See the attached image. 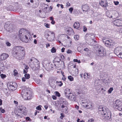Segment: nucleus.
I'll return each instance as SVG.
<instances>
[{
  "instance_id": "1",
  "label": "nucleus",
  "mask_w": 122,
  "mask_h": 122,
  "mask_svg": "<svg viewBox=\"0 0 122 122\" xmlns=\"http://www.w3.org/2000/svg\"><path fill=\"white\" fill-rule=\"evenodd\" d=\"M14 56L17 59L21 60L24 58L25 54V48L20 46H15L12 50Z\"/></svg>"
},
{
  "instance_id": "2",
  "label": "nucleus",
  "mask_w": 122,
  "mask_h": 122,
  "mask_svg": "<svg viewBox=\"0 0 122 122\" xmlns=\"http://www.w3.org/2000/svg\"><path fill=\"white\" fill-rule=\"evenodd\" d=\"M20 38L23 42L27 43L30 38V33L23 29H20L19 31Z\"/></svg>"
},
{
  "instance_id": "3",
  "label": "nucleus",
  "mask_w": 122,
  "mask_h": 122,
  "mask_svg": "<svg viewBox=\"0 0 122 122\" xmlns=\"http://www.w3.org/2000/svg\"><path fill=\"white\" fill-rule=\"evenodd\" d=\"M29 89L26 88L23 90L22 92V95L23 97L26 100H29L31 98V92L29 90Z\"/></svg>"
},
{
  "instance_id": "4",
  "label": "nucleus",
  "mask_w": 122,
  "mask_h": 122,
  "mask_svg": "<svg viewBox=\"0 0 122 122\" xmlns=\"http://www.w3.org/2000/svg\"><path fill=\"white\" fill-rule=\"evenodd\" d=\"M112 106L114 108L117 109L120 111L122 110V102L119 100L114 102Z\"/></svg>"
},
{
  "instance_id": "5",
  "label": "nucleus",
  "mask_w": 122,
  "mask_h": 122,
  "mask_svg": "<svg viewBox=\"0 0 122 122\" xmlns=\"http://www.w3.org/2000/svg\"><path fill=\"white\" fill-rule=\"evenodd\" d=\"M104 48L102 46H99L97 50V56L100 57H102L106 56L105 53L104 52Z\"/></svg>"
},
{
  "instance_id": "6",
  "label": "nucleus",
  "mask_w": 122,
  "mask_h": 122,
  "mask_svg": "<svg viewBox=\"0 0 122 122\" xmlns=\"http://www.w3.org/2000/svg\"><path fill=\"white\" fill-rule=\"evenodd\" d=\"M107 111L104 107H103L102 106H100L98 109V112L99 114L100 115H103L107 113Z\"/></svg>"
},
{
  "instance_id": "7",
  "label": "nucleus",
  "mask_w": 122,
  "mask_h": 122,
  "mask_svg": "<svg viewBox=\"0 0 122 122\" xmlns=\"http://www.w3.org/2000/svg\"><path fill=\"white\" fill-rule=\"evenodd\" d=\"M113 23L116 26H119L122 25V19H117L113 21Z\"/></svg>"
},
{
  "instance_id": "8",
  "label": "nucleus",
  "mask_w": 122,
  "mask_h": 122,
  "mask_svg": "<svg viewBox=\"0 0 122 122\" xmlns=\"http://www.w3.org/2000/svg\"><path fill=\"white\" fill-rule=\"evenodd\" d=\"M33 61V63L32 64V65L35 66L37 67H39L40 66L39 62L37 59L34 58H33V59H31L30 60V63H29L30 65H31V62L32 61Z\"/></svg>"
},
{
  "instance_id": "9",
  "label": "nucleus",
  "mask_w": 122,
  "mask_h": 122,
  "mask_svg": "<svg viewBox=\"0 0 122 122\" xmlns=\"http://www.w3.org/2000/svg\"><path fill=\"white\" fill-rule=\"evenodd\" d=\"M47 36H48V40L50 41H52L54 39V34L53 32L49 31L48 33Z\"/></svg>"
},
{
  "instance_id": "10",
  "label": "nucleus",
  "mask_w": 122,
  "mask_h": 122,
  "mask_svg": "<svg viewBox=\"0 0 122 122\" xmlns=\"http://www.w3.org/2000/svg\"><path fill=\"white\" fill-rule=\"evenodd\" d=\"M111 117V113L109 111H107V113L105 114H104L102 116L103 119H110Z\"/></svg>"
},
{
  "instance_id": "11",
  "label": "nucleus",
  "mask_w": 122,
  "mask_h": 122,
  "mask_svg": "<svg viewBox=\"0 0 122 122\" xmlns=\"http://www.w3.org/2000/svg\"><path fill=\"white\" fill-rule=\"evenodd\" d=\"M82 103L84 104L83 105V106L85 108H87V109L91 108L92 107V104L90 102L88 103L82 102Z\"/></svg>"
},
{
  "instance_id": "12",
  "label": "nucleus",
  "mask_w": 122,
  "mask_h": 122,
  "mask_svg": "<svg viewBox=\"0 0 122 122\" xmlns=\"http://www.w3.org/2000/svg\"><path fill=\"white\" fill-rule=\"evenodd\" d=\"M9 56L8 54L5 53L2 54L0 57V60L3 61L5 60Z\"/></svg>"
},
{
  "instance_id": "13",
  "label": "nucleus",
  "mask_w": 122,
  "mask_h": 122,
  "mask_svg": "<svg viewBox=\"0 0 122 122\" xmlns=\"http://www.w3.org/2000/svg\"><path fill=\"white\" fill-rule=\"evenodd\" d=\"M99 4L102 6L106 7L107 6L108 3L107 0H101Z\"/></svg>"
},
{
  "instance_id": "14",
  "label": "nucleus",
  "mask_w": 122,
  "mask_h": 122,
  "mask_svg": "<svg viewBox=\"0 0 122 122\" xmlns=\"http://www.w3.org/2000/svg\"><path fill=\"white\" fill-rule=\"evenodd\" d=\"M4 27L7 30H11L13 29L12 24H5L4 25Z\"/></svg>"
},
{
  "instance_id": "15",
  "label": "nucleus",
  "mask_w": 122,
  "mask_h": 122,
  "mask_svg": "<svg viewBox=\"0 0 122 122\" xmlns=\"http://www.w3.org/2000/svg\"><path fill=\"white\" fill-rule=\"evenodd\" d=\"M25 77H23L22 78V81L25 82V79H28L30 77V75L28 74H25L24 75Z\"/></svg>"
},
{
  "instance_id": "16",
  "label": "nucleus",
  "mask_w": 122,
  "mask_h": 122,
  "mask_svg": "<svg viewBox=\"0 0 122 122\" xmlns=\"http://www.w3.org/2000/svg\"><path fill=\"white\" fill-rule=\"evenodd\" d=\"M112 15L113 16V17H118V12L116 10H112Z\"/></svg>"
},
{
  "instance_id": "17",
  "label": "nucleus",
  "mask_w": 122,
  "mask_h": 122,
  "mask_svg": "<svg viewBox=\"0 0 122 122\" xmlns=\"http://www.w3.org/2000/svg\"><path fill=\"white\" fill-rule=\"evenodd\" d=\"M73 26L75 28L78 29L80 26V24L78 22H76L75 23Z\"/></svg>"
},
{
  "instance_id": "18",
  "label": "nucleus",
  "mask_w": 122,
  "mask_h": 122,
  "mask_svg": "<svg viewBox=\"0 0 122 122\" xmlns=\"http://www.w3.org/2000/svg\"><path fill=\"white\" fill-rule=\"evenodd\" d=\"M68 96V98H69L72 101H74L76 99L75 97L71 93V94H70Z\"/></svg>"
},
{
  "instance_id": "19",
  "label": "nucleus",
  "mask_w": 122,
  "mask_h": 122,
  "mask_svg": "<svg viewBox=\"0 0 122 122\" xmlns=\"http://www.w3.org/2000/svg\"><path fill=\"white\" fill-rule=\"evenodd\" d=\"M8 88L11 90L14 91L16 89L15 87L13 85L12 83V84H8Z\"/></svg>"
},
{
  "instance_id": "20",
  "label": "nucleus",
  "mask_w": 122,
  "mask_h": 122,
  "mask_svg": "<svg viewBox=\"0 0 122 122\" xmlns=\"http://www.w3.org/2000/svg\"><path fill=\"white\" fill-rule=\"evenodd\" d=\"M89 9V7L86 5H84L82 6V10L83 11L86 12Z\"/></svg>"
},
{
  "instance_id": "21",
  "label": "nucleus",
  "mask_w": 122,
  "mask_h": 122,
  "mask_svg": "<svg viewBox=\"0 0 122 122\" xmlns=\"http://www.w3.org/2000/svg\"><path fill=\"white\" fill-rule=\"evenodd\" d=\"M70 89L68 88H66L65 90V93L66 95L68 96L67 94H71V93H70Z\"/></svg>"
},
{
  "instance_id": "22",
  "label": "nucleus",
  "mask_w": 122,
  "mask_h": 122,
  "mask_svg": "<svg viewBox=\"0 0 122 122\" xmlns=\"http://www.w3.org/2000/svg\"><path fill=\"white\" fill-rule=\"evenodd\" d=\"M66 31L67 32H68L69 34H71V33L73 32V31L72 29L70 27H68V28L66 30Z\"/></svg>"
},
{
  "instance_id": "23",
  "label": "nucleus",
  "mask_w": 122,
  "mask_h": 122,
  "mask_svg": "<svg viewBox=\"0 0 122 122\" xmlns=\"http://www.w3.org/2000/svg\"><path fill=\"white\" fill-rule=\"evenodd\" d=\"M29 64L33 70L34 71L36 70L39 68V67H36L35 66H34L32 65V64H31V65H30V64L29 63Z\"/></svg>"
},
{
  "instance_id": "24",
  "label": "nucleus",
  "mask_w": 122,
  "mask_h": 122,
  "mask_svg": "<svg viewBox=\"0 0 122 122\" xmlns=\"http://www.w3.org/2000/svg\"><path fill=\"white\" fill-rule=\"evenodd\" d=\"M117 51H118V50L117 49H116L115 50V51H116V54L117 55L118 57L121 58H122V57H121V55H122V53L120 52L118 54V53L117 52Z\"/></svg>"
},
{
  "instance_id": "25",
  "label": "nucleus",
  "mask_w": 122,
  "mask_h": 122,
  "mask_svg": "<svg viewBox=\"0 0 122 122\" xmlns=\"http://www.w3.org/2000/svg\"><path fill=\"white\" fill-rule=\"evenodd\" d=\"M112 11L111 10L109 12V14L107 16L109 18H112L113 17V16L112 15Z\"/></svg>"
},
{
  "instance_id": "26",
  "label": "nucleus",
  "mask_w": 122,
  "mask_h": 122,
  "mask_svg": "<svg viewBox=\"0 0 122 122\" xmlns=\"http://www.w3.org/2000/svg\"><path fill=\"white\" fill-rule=\"evenodd\" d=\"M105 44L107 46H110L111 45V43L108 40L106 41L105 43Z\"/></svg>"
},
{
  "instance_id": "27",
  "label": "nucleus",
  "mask_w": 122,
  "mask_h": 122,
  "mask_svg": "<svg viewBox=\"0 0 122 122\" xmlns=\"http://www.w3.org/2000/svg\"><path fill=\"white\" fill-rule=\"evenodd\" d=\"M5 44L6 45L8 46H10L11 45V44L7 40H6L5 41Z\"/></svg>"
},
{
  "instance_id": "28",
  "label": "nucleus",
  "mask_w": 122,
  "mask_h": 122,
  "mask_svg": "<svg viewBox=\"0 0 122 122\" xmlns=\"http://www.w3.org/2000/svg\"><path fill=\"white\" fill-rule=\"evenodd\" d=\"M84 78L86 79H88V74L86 73H85L83 75Z\"/></svg>"
},
{
  "instance_id": "29",
  "label": "nucleus",
  "mask_w": 122,
  "mask_h": 122,
  "mask_svg": "<svg viewBox=\"0 0 122 122\" xmlns=\"http://www.w3.org/2000/svg\"><path fill=\"white\" fill-rule=\"evenodd\" d=\"M68 78L71 81H72L73 80V76H68Z\"/></svg>"
},
{
  "instance_id": "30",
  "label": "nucleus",
  "mask_w": 122,
  "mask_h": 122,
  "mask_svg": "<svg viewBox=\"0 0 122 122\" xmlns=\"http://www.w3.org/2000/svg\"><path fill=\"white\" fill-rule=\"evenodd\" d=\"M61 64V66L62 67H64L65 66L64 62L63 61H61L60 63Z\"/></svg>"
},
{
  "instance_id": "31",
  "label": "nucleus",
  "mask_w": 122,
  "mask_h": 122,
  "mask_svg": "<svg viewBox=\"0 0 122 122\" xmlns=\"http://www.w3.org/2000/svg\"><path fill=\"white\" fill-rule=\"evenodd\" d=\"M56 51L55 48L54 47H53L51 50V52L52 53H54L56 52Z\"/></svg>"
},
{
  "instance_id": "32",
  "label": "nucleus",
  "mask_w": 122,
  "mask_h": 122,
  "mask_svg": "<svg viewBox=\"0 0 122 122\" xmlns=\"http://www.w3.org/2000/svg\"><path fill=\"white\" fill-rule=\"evenodd\" d=\"M55 61L56 62L59 63L60 62V59L59 58H56L55 59Z\"/></svg>"
},
{
  "instance_id": "33",
  "label": "nucleus",
  "mask_w": 122,
  "mask_h": 122,
  "mask_svg": "<svg viewBox=\"0 0 122 122\" xmlns=\"http://www.w3.org/2000/svg\"><path fill=\"white\" fill-rule=\"evenodd\" d=\"M55 93L56 94V95L57 96L60 97V95L59 93L57 92H55Z\"/></svg>"
},
{
  "instance_id": "34",
  "label": "nucleus",
  "mask_w": 122,
  "mask_h": 122,
  "mask_svg": "<svg viewBox=\"0 0 122 122\" xmlns=\"http://www.w3.org/2000/svg\"><path fill=\"white\" fill-rule=\"evenodd\" d=\"M41 105H39L36 108V109L39 110V111H41Z\"/></svg>"
},
{
  "instance_id": "35",
  "label": "nucleus",
  "mask_w": 122,
  "mask_h": 122,
  "mask_svg": "<svg viewBox=\"0 0 122 122\" xmlns=\"http://www.w3.org/2000/svg\"><path fill=\"white\" fill-rule=\"evenodd\" d=\"M74 37L76 40H77L79 39V36L78 35H75L74 36Z\"/></svg>"
},
{
  "instance_id": "36",
  "label": "nucleus",
  "mask_w": 122,
  "mask_h": 122,
  "mask_svg": "<svg viewBox=\"0 0 122 122\" xmlns=\"http://www.w3.org/2000/svg\"><path fill=\"white\" fill-rule=\"evenodd\" d=\"M0 76L2 78H4L6 77V75H4L3 74H0Z\"/></svg>"
},
{
  "instance_id": "37",
  "label": "nucleus",
  "mask_w": 122,
  "mask_h": 122,
  "mask_svg": "<svg viewBox=\"0 0 122 122\" xmlns=\"http://www.w3.org/2000/svg\"><path fill=\"white\" fill-rule=\"evenodd\" d=\"M45 26L47 28H49L50 27V25L47 23H45L44 24Z\"/></svg>"
},
{
  "instance_id": "38",
  "label": "nucleus",
  "mask_w": 122,
  "mask_h": 122,
  "mask_svg": "<svg viewBox=\"0 0 122 122\" xmlns=\"http://www.w3.org/2000/svg\"><path fill=\"white\" fill-rule=\"evenodd\" d=\"M25 119L27 121H29L30 122L31 121V120L29 117H25Z\"/></svg>"
},
{
  "instance_id": "39",
  "label": "nucleus",
  "mask_w": 122,
  "mask_h": 122,
  "mask_svg": "<svg viewBox=\"0 0 122 122\" xmlns=\"http://www.w3.org/2000/svg\"><path fill=\"white\" fill-rule=\"evenodd\" d=\"M73 61L75 62H78V63H81V61L80 60L78 61L77 59H74Z\"/></svg>"
},
{
  "instance_id": "40",
  "label": "nucleus",
  "mask_w": 122,
  "mask_h": 122,
  "mask_svg": "<svg viewBox=\"0 0 122 122\" xmlns=\"http://www.w3.org/2000/svg\"><path fill=\"white\" fill-rule=\"evenodd\" d=\"M113 90L112 88H111L108 90V92L109 93H110Z\"/></svg>"
},
{
  "instance_id": "41",
  "label": "nucleus",
  "mask_w": 122,
  "mask_h": 122,
  "mask_svg": "<svg viewBox=\"0 0 122 122\" xmlns=\"http://www.w3.org/2000/svg\"><path fill=\"white\" fill-rule=\"evenodd\" d=\"M14 76H16L18 74V72L16 70H15L14 71Z\"/></svg>"
},
{
  "instance_id": "42",
  "label": "nucleus",
  "mask_w": 122,
  "mask_h": 122,
  "mask_svg": "<svg viewBox=\"0 0 122 122\" xmlns=\"http://www.w3.org/2000/svg\"><path fill=\"white\" fill-rule=\"evenodd\" d=\"M72 51L70 50H68L67 51V53L68 54L72 53Z\"/></svg>"
},
{
  "instance_id": "43",
  "label": "nucleus",
  "mask_w": 122,
  "mask_h": 122,
  "mask_svg": "<svg viewBox=\"0 0 122 122\" xmlns=\"http://www.w3.org/2000/svg\"><path fill=\"white\" fill-rule=\"evenodd\" d=\"M83 31L85 32H86L87 30V28L85 26H83Z\"/></svg>"
},
{
  "instance_id": "44",
  "label": "nucleus",
  "mask_w": 122,
  "mask_h": 122,
  "mask_svg": "<svg viewBox=\"0 0 122 122\" xmlns=\"http://www.w3.org/2000/svg\"><path fill=\"white\" fill-rule=\"evenodd\" d=\"M73 10V9L72 8H70L69 9V10L71 13H72Z\"/></svg>"
},
{
  "instance_id": "45",
  "label": "nucleus",
  "mask_w": 122,
  "mask_h": 122,
  "mask_svg": "<svg viewBox=\"0 0 122 122\" xmlns=\"http://www.w3.org/2000/svg\"><path fill=\"white\" fill-rule=\"evenodd\" d=\"M94 119H93L92 118L88 120L89 122H94Z\"/></svg>"
},
{
  "instance_id": "46",
  "label": "nucleus",
  "mask_w": 122,
  "mask_h": 122,
  "mask_svg": "<svg viewBox=\"0 0 122 122\" xmlns=\"http://www.w3.org/2000/svg\"><path fill=\"white\" fill-rule=\"evenodd\" d=\"M0 111L3 113H4L5 112V111L4 109H2L1 108H0Z\"/></svg>"
},
{
  "instance_id": "47",
  "label": "nucleus",
  "mask_w": 122,
  "mask_h": 122,
  "mask_svg": "<svg viewBox=\"0 0 122 122\" xmlns=\"http://www.w3.org/2000/svg\"><path fill=\"white\" fill-rule=\"evenodd\" d=\"M28 71L27 70L24 69L23 71V73L24 74L26 73H27Z\"/></svg>"
},
{
  "instance_id": "48",
  "label": "nucleus",
  "mask_w": 122,
  "mask_h": 122,
  "mask_svg": "<svg viewBox=\"0 0 122 122\" xmlns=\"http://www.w3.org/2000/svg\"><path fill=\"white\" fill-rule=\"evenodd\" d=\"M114 2L115 4L116 5H118L119 4V2L118 1H114Z\"/></svg>"
},
{
  "instance_id": "49",
  "label": "nucleus",
  "mask_w": 122,
  "mask_h": 122,
  "mask_svg": "<svg viewBox=\"0 0 122 122\" xmlns=\"http://www.w3.org/2000/svg\"><path fill=\"white\" fill-rule=\"evenodd\" d=\"M61 116L60 117V118L61 119H62L64 117V116H63V113H61Z\"/></svg>"
},
{
  "instance_id": "50",
  "label": "nucleus",
  "mask_w": 122,
  "mask_h": 122,
  "mask_svg": "<svg viewBox=\"0 0 122 122\" xmlns=\"http://www.w3.org/2000/svg\"><path fill=\"white\" fill-rule=\"evenodd\" d=\"M52 97L53 100H56V97L55 96H52Z\"/></svg>"
},
{
  "instance_id": "51",
  "label": "nucleus",
  "mask_w": 122,
  "mask_h": 122,
  "mask_svg": "<svg viewBox=\"0 0 122 122\" xmlns=\"http://www.w3.org/2000/svg\"><path fill=\"white\" fill-rule=\"evenodd\" d=\"M65 48H62L61 49V51L62 52H64V50Z\"/></svg>"
},
{
  "instance_id": "52",
  "label": "nucleus",
  "mask_w": 122,
  "mask_h": 122,
  "mask_svg": "<svg viewBox=\"0 0 122 122\" xmlns=\"http://www.w3.org/2000/svg\"><path fill=\"white\" fill-rule=\"evenodd\" d=\"M51 23L52 24L54 25L55 24V21L54 20H52V21L51 22Z\"/></svg>"
},
{
  "instance_id": "53",
  "label": "nucleus",
  "mask_w": 122,
  "mask_h": 122,
  "mask_svg": "<svg viewBox=\"0 0 122 122\" xmlns=\"http://www.w3.org/2000/svg\"><path fill=\"white\" fill-rule=\"evenodd\" d=\"M29 68V67L27 65H26L25 66V69L27 70Z\"/></svg>"
},
{
  "instance_id": "54",
  "label": "nucleus",
  "mask_w": 122,
  "mask_h": 122,
  "mask_svg": "<svg viewBox=\"0 0 122 122\" xmlns=\"http://www.w3.org/2000/svg\"><path fill=\"white\" fill-rule=\"evenodd\" d=\"M119 32L120 33H122V28L120 29Z\"/></svg>"
},
{
  "instance_id": "55",
  "label": "nucleus",
  "mask_w": 122,
  "mask_h": 122,
  "mask_svg": "<svg viewBox=\"0 0 122 122\" xmlns=\"http://www.w3.org/2000/svg\"><path fill=\"white\" fill-rule=\"evenodd\" d=\"M84 50L86 51H88V48H86L84 49Z\"/></svg>"
},
{
  "instance_id": "56",
  "label": "nucleus",
  "mask_w": 122,
  "mask_h": 122,
  "mask_svg": "<svg viewBox=\"0 0 122 122\" xmlns=\"http://www.w3.org/2000/svg\"><path fill=\"white\" fill-rule=\"evenodd\" d=\"M50 20L51 21L53 20V17L52 16L50 17Z\"/></svg>"
},
{
  "instance_id": "57",
  "label": "nucleus",
  "mask_w": 122,
  "mask_h": 122,
  "mask_svg": "<svg viewBox=\"0 0 122 122\" xmlns=\"http://www.w3.org/2000/svg\"><path fill=\"white\" fill-rule=\"evenodd\" d=\"M34 43L35 44H36L37 43V41L35 39L34 41Z\"/></svg>"
},
{
  "instance_id": "58",
  "label": "nucleus",
  "mask_w": 122,
  "mask_h": 122,
  "mask_svg": "<svg viewBox=\"0 0 122 122\" xmlns=\"http://www.w3.org/2000/svg\"><path fill=\"white\" fill-rule=\"evenodd\" d=\"M61 73L62 74V75L64 76H65V75L63 74H64V72L62 71H61Z\"/></svg>"
},
{
  "instance_id": "59",
  "label": "nucleus",
  "mask_w": 122,
  "mask_h": 122,
  "mask_svg": "<svg viewBox=\"0 0 122 122\" xmlns=\"http://www.w3.org/2000/svg\"><path fill=\"white\" fill-rule=\"evenodd\" d=\"M44 107H45V109L46 110L48 107L47 106H46V105H45L44 106Z\"/></svg>"
},
{
  "instance_id": "60",
  "label": "nucleus",
  "mask_w": 122,
  "mask_h": 122,
  "mask_svg": "<svg viewBox=\"0 0 122 122\" xmlns=\"http://www.w3.org/2000/svg\"><path fill=\"white\" fill-rule=\"evenodd\" d=\"M2 101L1 99H0V105H1L2 104Z\"/></svg>"
},
{
  "instance_id": "61",
  "label": "nucleus",
  "mask_w": 122,
  "mask_h": 122,
  "mask_svg": "<svg viewBox=\"0 0 122 122\" xmlns=\"http://www.w3.org/2000/svg\"><path fill=\"white\" fill-rule=\"evenodd\" d=\"M59 82H60V83H61V84L59 85V86H61L63 85L62 83V82L61 81H60Z\"/></svg>"
},
{
  "instance_id": "62",
  "label": "nucleus",
  "mask_w": 122,
  "mask_h": 122,
  "mask_svg": "<svg viewBox=\"0 0 122 122\" xmlns=\"http://www.w3.org/2000/svg\"><path fill=\"white\" fill-rule=\"evenodd\" d=\"M79 108V106H77L76 105L75 108L76 109H78Z\"/></svg>"
},
{
  "instance_id": "63",
  "label": "nucleus",
  "mask_w": 122,
  "mask_h": 122,
  "mask_svg": "<svg viewBox=\"0 0 122 122\" xmlns=\"http://www.w3.org/2000/svg\"><path fill=\"white\" fill-rule=\"evenodd\" d=\"M14 102L15 104H17L18 103V102L17 101H14Z\"/></svg>"
},
{
  "instance_id": "64",
  "label": "nucleus",
  "mask_w": 122,
  "mask_h": 122,
  "mask_svg": "<svg viewBox=\"0 0 122 122\" xmlns=\"http://www.w3.org/2000/svg\"><path fill=\"white\" fill-rule=\"evenodd\" d=\"M80 120L79 118L77 119V122H80Z\"/></svg>"
}]
</instances>
